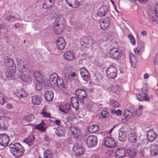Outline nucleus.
<instances>
[{
  "label": "nucleus",
  "mask_w": 158,
  "mask_h": 158,
  "mask_svg": "<svg viewBox=\"0 0 158 158\" xmlns=\"http://www.w3.org/2000/svg\"><path fill=\"white\" fill-rule=\"evenodd\" d=\"M17 65L21 69L22 73L19 72L17 73V77L22 81L27 83H30L31 82L30 77L31 73L27 67L25 62L19 58H16Z\"/></svg>",
  "instance_id": "nucleus-1"
},
{
  "label": "nucleus",
  "mask_w": 158,
  "mask_h": 158,
  "mask_svg": "<svg viewBox=\"0 0 158 158\" xmlns=\"http://www.w3.org/2000/svg\"><path fill=\"white\" fill-rule=\"evenodd\" d=\"M49 84L53 87L57 86L59 89L63 92H65L66 87L63 79L60 77H58L56 73L52 74L49 79Z\"/></svg>",
  "instance_id": "nucleus-2"
},
{
  "label": "nucleus",
  "mask_w": 158,
  "mask_h": 158,
  "mask_svg": "<svg viewBox=\"0 0 158 158\" xmlns=\"http://www.w3.org/2000/svg\"><path fill=\"white\" fill-rule=\"evenodd\" d=\"M9 147L11 153L17 157L22 156L25 151L24 148L22 145L18 142L10 144Z\"/></svg>",
  "instance_id": "nucleus-3"
},
{
  "label": "nucleus",
  "mask_w": 158,
  "mask_h": 158,
  "mask_svg": "<svg viewBox=\"0 0 158 158\" xmlns=\"http://www.w3.org/2000/svg\"><path fill=\"white\" fill-rule=\"evenodd\" d=\"M95 43V41L90 36L82 37L80 40L81 45L88 48H91Z\"/></svg>",
  "instance_id": "nucleus-4"
},
{
  "label": "nucleus",
  "mask_w": 158,
  "mask_h": 158,
  "mask_svg": "<svg viewBox=\"0 0 158 158\" xmlns=\"http://www.w3.org/2000/svg\"><path fill=\"white\" fill-rule=\"evenodd\" d=\"M128 138L129 142L132 145L135 146L136 143H138L140 141L139 138L137 135V133L134 130L129 132Z\"/></svg>",
  "instance_id": "nucleus-5"
},
{
  "label": "nucleus",
  "mask_w": 158,
  "mask_h": 158,
  "mask_svg": "<svg viewBox=\"0 0 158 158\" xmlns=\"http://www.w3.org/2000/svg\"><path fill=\"white\" fill-rule=\"evenodd\" d=\"M106 73L109 78L114 79L116 77L117 73V68L114 65L109 66L106 69Z\"/></svg>",
  "instance_id": "nucleus-6"
},
{
  "label": "nucleus",
  "mask_w": 158,
  "mask_h": 158,
  "mask_svg": "<svg viewBox=\"0 0 158 158\" xmlns=\"http://www.w3.org/2000/svg\"><path fill=\"white\" fill-rule=\"evenodd\" d=\"M122 53L121 51L118 48H112L109 52L110 56L116 60L119 59L122 55Z\"/></svg>",
  "instance_id": "nucleus-7"
},
{
  "label": "nucleus",
  "mask_w": 158,
  "mask_h": 158,
  "mask_svg": "<svg viewBox=\"0 0 158 158\" xmlns=\"http://www.w3.org/2000/svg\"><path fill=\"white\" fill-rule=\"evenodd\" d=\"M75 94L80 102L83 103L87 96L86 91L84 89H78L76 90Z\"/></svg>",
  "instance_id": "nucleus-8"
},
{
  "label": "nucleus",
  "mask_w": 158,
  "mask_h": 158,
  "mask_svg": "<svg viewBox=\"0 0 158 158\" xmlns=\"http://www.w3.org/2000/svg\"><path fill=\"white\" fill-rule=\"evenodd\" d=\"M16 65H13L9 67L5 73L6 77L9 79L12 80L15 78V74L16 70Z\"/></svg>",
  "instance_id": "nucleus-9"
},
{
  "label": "nucleus",
  "mask_w": 158,
  "mask_h": 158,
  "mask_svg": "<svg viewBox=\"0 0 158 158\" xmlns=\"http://www.w3.org/2000/svg\"><path fill=\"white\" fill-rule=\"evenodd\" d=\"M98 142L97 137L95 135H90L88 137L86 140L87 146L92 147L96 146Z\"/></svg>",
  "instance_id": "nucleus-10"
},
{
  "label": "nucleus",
  "mask_w": 158,
  "mask_h": 158,
  "mask_svg": "<svg viewBox=\"0 0 158 158\" xmlns=\"http://www.w3.org/2000/svg\"><path fill=\"white\" fill-rule=\"evenodd\" d=\"M56 43L57 48L60 50L63 49L66 45L65 41L62 37H58L56 40Z\"/></svg>",
  "instance_id": "nucleus-11"
},
{
  "label": "nucleus",
  "mask_w": 158,
  "mask_h": 158,
  "mask_svg": "<svg viewBox=\"0 0 158 158\" xmlns=\"http://www.w3.org/2000/svg\"><path fill=\"white\" fill-rule=\"evenodd\" d=\"M10 139L8 135L6 134H0V145L5 147L7 145Z\"/></svg>",
  "instance_id": "nucleus-12"
},
{
  "label": "nucleus",
  "mask_w": 158,
  "mask_h": 158,
  "mask_svg": "<svg viewBox=\"0 0 158 158\" xmlns=\"http://www.w3.org/2000/svg\"><path fill=\"white\" fill-rule=\"evenodd\" d=\"M104 144L108 148H112L116 146V142L112 137H107L104 140Z\"/></svg>",
  "instance_id": "nucleus-13"
},
{
  "label": "nucleus",
  "mask_w": 158,
  "mask_h": 158,
  "mask_svg": "<svg viewBox=\"0 0 158 158\" xmlns=\"http://www.w3.org/2000/svg\"><path fill=\"white\" fill-rule=\"evenodd\" d=\"M80 73L83 79L85 81H88L90 78V75L88 70L83 67L80 69Z\"/></svg>",
  "instance_id": "nucleus-14"
},
{
  "label": "nucleus",
  "mask_w": 158,
  "mask_h": 158,
  "mask_svg": "<svg viewBox=\"0 0 158 158\" xmlns=\"http://www.w3.org/2000/svg\"><path fill=\"white\" fill-rule=\"evenodd\" d=\"M10 120L7 116H3L0 117V129L5 128L8 125V122Z\"/></svg>",
  "instance_id": "nucleus-15"
},
{
  "label": "nucleus",
  "mask_w": 158,
  "mask_h": 158,
  "mask_svg": "<svg viewBox=\"0 0 158 158\" xmlns=\"http://www.w3.org/2000/svg\"><path fill=\"white\" fill-rule=\"evenodd\" d=\"M64 28V25L63 23H54L53 31L55 34L60 35L61 34Z\"/></svg>",
  "instance_id": "nucleus-16"
},
{
  "label": "nucleus",
  "mask_w": 158,
  "mask_h": 158,
  "mask_svg": "<svg viewBox=\"0 0 158 158\" xmlns=\"http://www.w3.org/2000/svg\"><path fill=\"white\" fill-rule=\"evenodd\" d=\"M73 151L77 155H81L84 153V148L77 143L74 144L73 148Z\"/></svg>",
  "instance_id": "nucleus-17"
},
{
  "label": "nucleus",
  "mask_w": 158,
  "mask_h": 158,
  "mask_svg": "<svg viewBox=\"0 0 158 158\" xmlns=\"http://www.w3.org/2000/svg\"><path fill=\"white\" fill-rule=\"evenodd\" d=\"M110 22V19L107 17L102 19L100 21V27L103 30L106 29L109 26Z\"/></svg>",
  "instance_id": "nucleus-18"
},
{
  "label": "nucleus",
  "mask_w": 158,
  "mask_h": 158,
  "mask_svg": "<svg viewBox=\"0 0 158 158\" xmlns=\"http://www.w3.org/2000/svg\"><path fill=\"white\" fill-rule=\"evenodd\" d=\"M69 130L75 138H78L81 135L80 130L75 127L73 126L70 127Z\"/></svg>",
  "instance_id": "nucleus-19"
},
{
  "label": "nucleus",
  "mask_w": 158,
  "mask_h": 158,
  "mask_svg": "<svg viewBox=\"0 0 158 158\" xmlns=\"http://www.w3.org/2000/svg\"><path fill=\"white\" fill-rule=\"evenodd\" d=\"M157 137L156 133L153 130H149L147 134V138L148 141L152 142Z\"/></svg>",
  "instance_id": "nucleus-20"
},
{
  "label": "nucleus",
  "mask_w": 158,
  "mask_h": 158,
  "mask_svg": "<svg viewBox=\"0 0 158 158\" xmlns=\"http://www.w3.org/2000/svg\"><path fill=\"white\" fill-rule=\"evenodd\" d=\"M15 94L17 97L19 98H25L28 95L27 91L23 89H17Z\"/></svg>",
  "instance_id": "nucleus-21"
},
{
  "label": "nucleus",
  "mask_w": 158,
  "mask_h": 158,
  "mask_svg": "<svg viewBox=\"0 0 158 158\" xmlns=\"http://www.w3.org/2000/svg\"><path fill=\"white\" fill-rule=\"evenodd\" d=\"M67 4L73 8H77L80 5V2L77 0H65Z\"/></svg>",
  "instance_id": "nucleus-22"
},
{
  "label": "nucleus",
  "mask_w": 158,
  "mask_h": 158,
  "mask_svg": "<svg viewBox=\"0 0 158 158\" xmlns=\"http://www.w3.org/2000/svg\"><path fill=\"white\" fill-rule=\"evenodd\" d=\"M136 98L139 101H148L149 100V97L148 94H144L142 93H140L136 95Z\"/></svg>",
  "instance_id": "nucleus-23"
},
{
  "label": "nucleus",
  "mask_w": 158,
  "mask_h": 158,
  "mask_svg": "<svg viewBox=\"0 0 158 158\" xmlns=\"http://www.w3.org/2000/svg\"><path fill=\"white\" fill-rule=\"evenodd\" d=\"M54 0H45L43 5V8L45 10H48L54 5Z\"/></svg>",
  "instance_id": "nucleus-24"
},
{
  "label": "nucleus",
  "mask_w": 158,
  "mask_h": 158,
  "mask_svg": "<svg viewBox=\"0 0 158 158\" xmlns=\"http://www.w3.org/2000/svg\"><path fill=\"white\" fill-rule=\"evenodd\" d=\"M108 10V8L106 6H102L99 9L97 13V16L100 17L106 15Z\"/></svg>",
  "instance_id": "nucleus-25"
},
{
  "label": "nucleus",
  "mask_w": 158,
  "mask_h": 158,
  "mask_svg": "<svg viewBox=\"0 0 158 158\" xmlns=\"http://www.w3.org/2000/svg\"><path fill=\"white\" fill-rule=\"evenodd\" d=\"M64 56L65 59L72 60L74 59L75 55L72 51H68L66 52L64 54Z\"/></svg>",
  "instance_id": "nucleus-26"
},
{
  "label": "nucleus",
  "mask_w": 158,
  "mask_h": 158,
  "mask_svg": "<svg viewBox=\"0 0 158 158\" xmlns=\"http://www.w3.org/2000/svg\"><path fill=\"white\" fill-rule=\"evenodd\" d=\"M31 100L33 104L39 105L41 102L42 98L40 96L35 95L31 97Z\"/></svg>",
  "instance_id": "nucleus-27"
},
{
  "label": "nucleus",
  "mask_w": 158,
  "mask_h": 158,
  "mask_svg": "<svg viewBox=\"0 0 158 158\" xmlns=\"http://www.w3.org/2000/svg\"><path fill=\"white\" fill-rule=\"evenodd\" d=\"M125 151L123 148H118L115 153V156L117 158H122L125 155Z\"/></svg>",
  "instance_id": "nucleus-28"
},
{
  "label": "nucleus",
  "mask_w": 158,
  "mask_h": 158,
  "mask_svg": "<svg viewBox=\"0 0 158 158\" xmlns=\"http://www.w3.org/2000/svg\"><path fill=\"white\" fill-rule=\"evenodd\" d=\"M150 153L152 156H154L157 155L158 153L157 146L155 144H153L150 147Z\"/></svg>",
  "instance_id": "nucleus-29"
},
{
  "label": "nucleus",
  "mask_w": 158,
  "mask_h": 158,
  "mask_svg": "<svg viewBox=\"0 0 158 158\" xmlns=\"http://www.w3.org/2000/svg\"><path fill=\"white\" fill-rule=\"evenodd\" d=\"M79 99L75 97H72L71 99V102L73 108L77 110L79 106Z\"/></svg>",
  "instance_id": "nucleus-30"
},
{
  "label": "nucleus",
  "mask_w": 158,
  "mask_h": 158,
  "mask_svg": "<svg viewBox=\"0 0 158 158\" xmlns=\"http://www.w3.org/2000/svg\"><path fill=\"white\" fill-rule=\"evenodd\" d=\"M35 137L33 135H30L28 138L23 139V142L29 146L32 145L34 142Z\"/></svg>",
  "instance_id": "nucleus-31"
},
{
  "label": "nucleus",
  "mask_w": 158,
  "mask_h": 158,
  "mask_svg": "<svg viewBox=\"0 0 158 158\" xmlns=\"http://www.w3.org/2000/svg\"><path fill=\"white\" fill-rule=\"evenodd\" d=\"M35 128L39 130L44 132L46 130L47 127L44 121L42 120L41 123L37 125L35 127Z\"/></svg>",
  "instance_id": "nucleus-32"
},
{
  "label": "nucleus",
  "mask_w": 158,
  "mask_h": 158,
  "mask_svg": "<svg viewBox=\"0 0 158 158\" xmlns=\"http://www.w3.org/2000/svg\"><path fill=\"white\" fill-rule=\"evenodd\" d=\"M70 107V105L69 103H66L59 106L60 110L64 113H67L69 112Z\"/></svg>",
  "instance_id": "nucleus-33"
},
{
  "label": "nucleus",
  "mask_w": 158,
  "mask_h": 158,
  "mask_svg": "<svg viewBox=\"0 0 158 158\" xmlns=\"http://www.w3.org/2000/svg\"><path fill=\"white\" fill-rule=\"evenodd\" d=\"M44 95L45 98L47 101L51 102L52 100L54 94L52 91H46Z\"/></svg>",
  "instance_id": "nucleus-34"
},
{
  "label": "nucleus",
  "mask_w": 158,
  "mask_h": 158,
  "mask_svg": "<svg viewBox=\"0 0 158 158\" xmlns=\"http://www.w3.org/2000/svg\"><path fill=\"white\" fill-rule=\"evenodd\" d=\"M65 132V129L62 127H57L55 132L56 135L59 137L64 135Z\"/></svg>",
  "instance_id": "nucleus-35"
},
{
  "label": "nucleus",
  "mask_w": 158,
  "mask_h": 158,
  "mask_svg": "<svg viewBox=\"0 0 158 158\" xmlns=\"http://www.w3.org/2000/svg\"><path fill=\"white\" fill-rule=\"evenodd\" d=\"M34 76L37 82L42 83L44 81L40 73L38 71H35L33 73Z\"/></svg>",
  "instance_id": "nucleus-36"
},
{
  "label": "nucleus",
  "mask_w": 158,
  "mask_h": 158,
  "mask_svg": "<svg viewBox=\"0 0 158 158\" xmlns=\"http://www.w3.org/2000/svg\"><path fill=\"white\" fill-rule=\"evenodd\" d=\"M99 130V127L97 124H93L89 126L88 128L89 131L91 133H95Z\"/></svg>",
  "instance_id": "nucleus-37"
},
{
  "label": "nucleus",
  "mask_w": 158,
  "mask_h": 158,
  "mask_svg": "<svg viewBox=\"0 0 158 158\" xmlns=\"http://www.w3.org/2000/svg\"><path fill=\"white\" fill-rule=\"evenodd\" d=\"M127 135L126 132L125 131H120L118 134V139L121 142L124 141Z\"/></svg>",
  "instance_id": "nucleus-38"
},
{
  "label": "nucleus",
  "mask_w": 158,
  "mask_h": 158,
  "mask_svg": "<svg viewBox=\"0 0 158 158\" xmlns=\"http://www.w3.org/2000/svg\"><path fill=\"white\" fill-rule=\"evenodd\" d=\"M4 61L5 63H7V65L10 67L12 64L11 66L13 65H15V62L13 61V60L12 58H9L7 56H6L4 57Z\"/></svg>",
  "instance_id": "nucleus-39"
},
{
  "label": "nucleus",
  "mask_w": 158,
  "mask_h": 158,
  "mask_svg": "<svg viewBox=\"0 0 158 158\" xmlns=\"http://www.w3.org/2000/svg\"><path fill=\"white\" fill-rule=\"evenodd\" d=\"M135 145V148L136 152L142 153L143 152V146L140 143H136Z\"/></svg>",
  "instance_id": "nucleus-40"
},
{
  "label": "nucleus",
  "mask_w": 158,
  "mask_h": 158,
  "mask_svg": "<svg viewBox=\"0 0 158 158\" xmlns=\"http://www.w3.org/2000/svg\"><path fill=\"white\" fill-rule=\"evenodd\" d=\"M130 58L131 66L135 68L137 63L135 56L133 54H132L130 55Z\"/></svg>",
  "instance_id": "nucleus-41"
},
{
  "label": "nucleus",
  "mask_w": 158,
  "mask_h": 158,
  "mask_svg": "<svg viewBox=\"0 0 158 158\" xmlns=\"http://www.w3.org/2000/svg\"><path fill=\"white\" fill-rule=\"evenodd\" d=\"M108 112L105 110H102L99 114V117L102 119H104L108 118L109 116Z\"/></svg>",
  "instance_id": "nucleus-42"
},
{
  "label": "nucleus",
  "mask_w": 158,
  "mask_h": 158,
  "mask_svg": "<svg viewBox=\"0 0 158 158\" xmlns=\"http://www.w3.org/2000/svg\"><path fill=\"white\" fill-rule=\"evenodd\" d=\"M7 102V98L2 93L0 92V104L3 105Z\"/></svg>",
  "instance_id": "nucleus-43"
},
{
  "label": "nucleus",
  "mask_w": 158,
  "mask_h": 158,
  "mask_svg": "<svg viewBox=\"0 0 158 158\" xmlns=\"http://www.w3.org/2000/svg\"><path fill=\"white\" fill-rule=\"evenodd\" d=\"M124 117L126 118H130L132 116V112L128 109H126L123 113Z\"/></svg>",
  "instance_id": "nucleus-44"
},
{
  "label": "nucleus",
  "mask_w": 158,
  "mask_h": 158,
  "mask_svg": "<svg viewBox=\"0 0 158 158\" xmlns=\"http://www.w3.org/2000/svg\"><path fill=\"white\" fill-rule=\"evenodd\" d=\"M53 154L51 151L49 150H46L44 153V158H52Z\"/></svg>",
  "instance_id": "nucleus-45"
},
{
  "label": "nucleus",
  "mask_w": 158,
  "mask_h": 158,
  "mask_svg": "<svg viewBox=\"0 0 158 158\" xmlns=\"http://www.w3.org/2000/svg\"><path fill=\"white\" fill-rule=\"evenodd\" d=\"M24 120L27 122H30L34 120L35 117L33 114H29L26 115L24 117Z\"/></svg>",
  "instance_id": "nucleus-46"
},
{
  "label": "nucleus",
  "mask_w": 158,
  "mask_h": 158,
  "mask_svg": "<svg viewBox=\"0 0 158 158\" xmlns=\"http://www.w3.org/2000/svg\"><path fill=\"white\" fill-rule=\"evenodd\" d=\"M142 113V110H136L132 112V116L135 117H137L140 115Z\"/></svg>",
  "instance_id": "nucleus-47"
},
{
  "label": "nucleus",
  "mask_w": 158,
  "mask_h": 158,
  "mask_svg": "<svg viewBox=\"0 0 158 158\" xmlns=\"http://www.w3.org/2000/svg\"><path fill=\"white\" fill-rule=\"evenodd\" d=\"M63 17L61 15H59L57 18L55 20V23H63L64 22Z\"/></svg>",
  "instance_id": "nucleus-48"
},
{
  "label": "nucleus",
  "mask_w": 158,
  "mask_h": 158,
  "mask_svg": "<svg viewBox=\"0 0 158 158\" xmlns=\"http://www.w3.org/2000/svg\"><path fill=\"white\" fill-rule=\"evenodd\" d=\"M127 153L130 156L133 157L135 155L136 152L135 150L131 149L127 150Z\"/></svg>",
  "instance_id": "nucleus-49"
},
{
  "label": "nucleus",
  "mask_w": 158,
  "mask_h": 158,
  "mask_svg": "<svg viewBox=\"0 0 158 158\" xmlns=\"http://www.w3.org/2000/svg\"><path fill=\"white\" fill-rule=\"evenodd\" d=\"M44 81L43 82L41 83L40 82H37V83H36L35 85V88L36 90H40L42 88V84H44Z\"/></svg>",
  "instance_id": "nucleus-50"
},
{
  "label": "nucleus",
  "mask_w": 158,
  "mask_h": 158,
  "mask_svg": "<svg viewBox=\"0 0 158 158\" xmlns=\"http://www.w3.org/2000/svg\"><path fill=\"white\" fill-rule=\"evenodd\" d=\"M127 37L130 40V43L133 45H134L135 44V39L133 36L131 34H128L127 35Z\"/></svg>",
  "instance_id": "nucleus-51"
},
{
  "label": "nucleus",
  "mask_w": 158,
  "mask_h": 158,
  "mask_svg": "<svg viewBox=\"0 0 158 158\" xmlns=\"http://www.w3.org/2000/svg\"><path fill=\"white\" fill-rule=\"evenodd\" d=\"M58 14V12L56 11H54L50 15V17L52 19H54Z\"/></svg>",
  "instance_id": "nucleus-52"
},
{
  "label": "nucleus",
  "mask_w": 158,
  "mask_h": 158,
  "mask_svg": "<svg viewBox=\"0 0 158 158\" xmlns=\"http://www.w3.org/2000/svg\"><path fill=\"white\" fill-rule=\"evenodd\" d=\"M153 12L155 15L158 17V4H156L154 7Z\"/></svg>",
  "instance_id": "nucleus-53"
},
{
  "label": "nucleus",
  "mask_w": 158,
  "mask_h": 158,
  "mask_svg": "<svg viewBox=\"0 0 158 158\" xmlns=\"http://www.w3.org/2000/svg\"><path fill=\"white\" fill-rule=\"evenodd\" d=\"M110 103L112 106L114 107H118L119 105V104L117 102L113 100L110 101Z\"/></svg>",
  "instance_id": "nucleus-54"
},
{
  "label": "nucleus",
  "mask_w": 158,
  "mask_h": 158,
  "mask_svg": "<svg viewBox=\"0 0 158 158\" xmlns=\"http://www.w3.org/2000/svg\"><path fill=\"white\" fill-rule=\"evenodd\" d=\"M41 114L45 118H48L50 116V114L49 113L44 111L41 112Z\"/></svg>",
  "instance_id": "nucleus-55"
},
{
  "label": "nucleus",
  "mask_w": 158,
  "mask_h": 158,
  "mask_svg": "<svg viewBox=\"0 0 158 158\" xmlns=\"http://www.w3.org/2000/svg\"><path fill=\"white\" fill-rule=\"evenodd\" d=\"M148 88L147 85H146L142 89L141 92L144 94H148L147 91Z\"/></svg>",
  "instance_id": "nucleus-56"
},
{
  "label": "nucleus",
  "mask_w": 158,
  "mask_h": 158,
  "mask_svg": "<svg viewBox=\"0 0 158 158\" xmlns=\"http://www.w3.org/2000/svg\"><path fill=\"white\" fill-rule=\"evenodd\" d=\"M111 113H114L117 115H120L122 114V111L119 110H117L114 111L113 110L111 111Z\"/></svg>",
  "instance_id": "nucleus-57"
},
{
  "label": "nucleus",
  "mask_w": 158,
  "mask_h": 158,
  "mask_svg": "<svg viewBox=\"0 0 158 158\" xmlns=\"http://www.w3.org/2000/svg\"><path fill=\"white\" fill-rule=\"evenodd\" d=\"M153 63L154 65L158 64V53L157 54L153 60Z\"/></svg>",
  "instance_id": "nucleus-58"
},
{
  "label": "nucleus",
  "mask_w": 158,
  "mask_h": 158,
  "mask_svg": "<svg viewBox=\"0 0 158 158\" xmlns=\"http://www.w3.org/2000/svg\"><path fill=\"white\" fill-rule=\"evenodd\" d=\"M152 19L156 23H158V17L156 15L152 16Z\"/></svg>",
  "instance_id": "nucleus-59"
},
{
  "label": "nucleus",
  "mask_w": 158,
  "mask_h": 158,
  "mask_svg": "<svg viewBox=\"0 0 158 158\" xmlns=\"http://www.w3.org/2000/svg\"><path fill=\"white\" fill-rule=\"evenodd\" d=\"M6 107L7 109L11 110L13 109V106L10 103H8L6 105Z\"/></svg>",
  "instance_id": "nucleus-60"
},
{
  "label": "nucleus",
  "mask_w": 158,
  "mask_h": 158,
  "mask_svg": "<svg viewBox=\"0 0 158 158\" xmlns=\"http://www.w3.org/2000/svg\"><path fill=\"white\" fill-rule=\"evenodd\" d=\"M44 139L46 142L49 141L51 140L50 138L47 135H45L44 136Z\"/></svg>",
  "instance_id": "nucleus-61"
},
{
  "label": "nucleus",
  "mask_w": 158,
  "mask_h": 158,
  "mask_svg": "<svg viewBox=\"0 0 158 158\" xmlns=\"http://www.w3.org/2000/svg\"><path fill=\"white\" fill-rule=\"evenodd\" d=\"M139 46L140 47V48L142 50H143L144 49V44L143 42H140L139 43Z\"/></svg>",
  "instance_id": "nucleus-62"
},
{
  "label": "nucleus",
  "mask_w": 158,
  "mask_h": 158,
  "mask_svg": "<svg viewBox=\"0 0 158 158\" xmlns=\"http://www.w3.org/2000/svg\"><path fill=\"white\" fill-rule=\"evenodd\" d=\"M139 48H136L134 49V51L135 53V54H138L139 52Z\"/></svg>",
  "instance_id": "nucleus-63"
},
{
  "label": "nucleus",
  "mask_w": 158,
  "mask_h": 158,
  "mask_svg": "<svg viewBox=\"0 0 158 158\" xmlns=\"http://www.w3.org/2000/svg\"><path fill=\"white\" fill-rule=\"evenodd\" d=\"M55 123L57 125L59 126L61 123V122L60 120H56L55 121Z\"/></svg>",
  "instance_id": "nucleus-64"
}]
</instances>
